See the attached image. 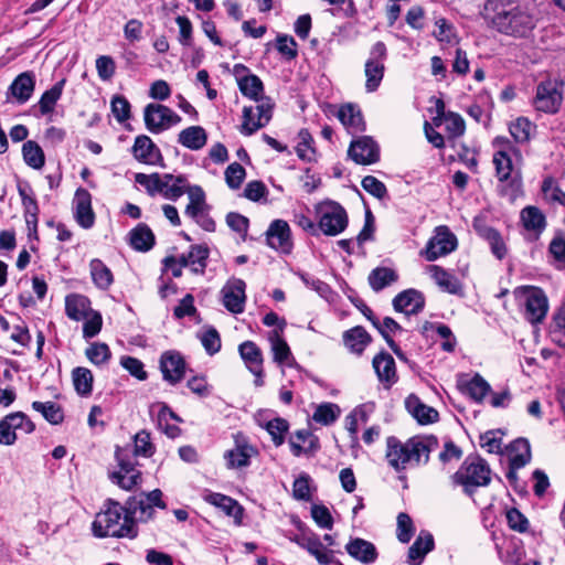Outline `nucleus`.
Listing matches in <instances>:
<instances>
[{"label":"nucleus","mask_w":565,"mask_h":565,"mask_svg":"<svg viewBox=\"0 0 565 565\" xmlns=\"http://www.w3.org/2000/svg\"><path fill=\"white\" fill-rule=\"evenodd\" d=\"M32 408L43 415V417L51 424H61L64 419V413L60 405L54 402H33Z\"/></svg>","instance_id":"de8ad7c7"},{"label":"nucleus","mask_w":565,"mask_h":565,"mask_svg":"<svg viewBox=\"0 0 565 565\" xmlns=\"http://www.w3.org/2000/svg\"><path fill=\"white\" fill-rule=\"evenodd\" d=\"M22 154L25 163L33 169H41L45 163L42 148L33 140L23 143Z\"/></svg>","instance_id":"a18cd8bd"},{"label":"nucleus","mask_w":565,"mask_h":565,"mask_svg":"<svg viewBox=\"0 0 565 565\" xmlns=\"http://www.w3.org/2000/svg\"><path fill=\"white\" fill-rule=\"evenodd\" d=\"M373 369L381 383L388 388L397 382L396 365L393 356L382 351L373 358Z\"/></svg>","instance_id":"412c9836"},{"label":"nucleus","mask_w":565,"mask_h":565,"mask_svg":"<svg viewBox=\"0 0 565 565\" xmlns=\"http://www.w3.org/2000/svg\"><path fill=\"white\" fill-rule=\"evenodd\" d=\"M521 221L529 231L542 232L545 228L546 221L543 213L535 206H526L521 212Z\"/></svg>","instance_id":"37998d69"},{"label":"nucleus","mask_w":565,"mask_h":565,"mask_svg":"<svg viewBox=\"0 0 565 565\" xmlns=\"http://www.w3.org/2000/svg\"><path fill=\"white\" fill-rule=\"evenodd\" d=\"M437 447V439L433 436L413 437L401 443L396 437L386 439V459L396 471L406 469L408 463H427L429 454Z\"/></svg>","instance_id":"7ed1b4c3"},{"label":"nucleus","mask_w":565,"mask_h":565,"mask_svg":"<svg viewBox=\"0 0 565 565\" xmlns=\"http://www.w3.org/2000/svg\"><path fill=\"white\" fill-rule=\"evenodd\" d=\"M565 83L561 78L548 77L535 87L532 99L533 108L546 115H555L561 110L564 102Z\"/></svg>","instance_id":"423d86ee"},{"label":"nucleus","mask_w":565,"mask_h":565,"mask_svg":"<svg viewBox=\"0 0 565 565\" xmlns=\"http://www.w3.org/2000/svg\"><path fill=\"white\" fill-rule=\"evenodd\" d=\"M531 460V448L526 439L519 438L510 445L511 467L522 468Z\"/></svg>","instance_id":"e433bc0d"},{"label":"nucleus","mask_w":565,"mask_h":565,"mask_svg":"<svg viewBox=\"0 0 565 565\" xmlns=\"http://www.w3.org/2000/svg\"><path fill=\"white\" fill-rule=\"evenodd\" d=\"M377 330L383 335L393 352L399 358L403 356L399 347L390 335L391 332L402 331V327L393 318L386 317L383 319L382 324H379Z\"/></svg>","instance_id":"4d7b16f0"},{"label":"nucleus","mask_w":565,"mask_h":565,"mask_svg":"<svg viewBox=\"0 0 565 565\" xmlns=\"http://www.w3.org/2000/svg\"><path fill=\"white\" fill-rule=\"evenodd\" d=\"M90 301L87 297L78 294H72L65 298V312L66 316L74 320L81 321L90 313Z\"/></svg>","instance_id":"bb28decb"},{"label":"nucleus","mask_w":565,"mask_h":565,"mask_svg":"<svg viewBox=\"0 0 565 565\" xmlns=\"http://www.w3.org/2000/svg\"><path fill=\"white\" fill-rule=\"evenodd\" d=\"M348 154L359 164H372L379 160L380 150L371 137L363 136L351 142Z\"/></svg>","instance_id":"2eb2a0df"},{"label":"nucleus","mask_w":565,"mask_h":565,"mask_svg":"<svg viewBox=\"0 0 565 565\" xmlns=\"http://www.w3.org/2000/svg\"><path fill=\"white\" fill-rule=\"evenodd\" d=\"M186 255L190 259L191 270L194 274H203L209 257V248L204 245H193Z\"/></svg>","instance_id":"603ef678"},{"label":"nucleus","mask_w":565,"mask_h":565,"mask_svg":"<svg viewBox=\"0 0 565 565\" xmlns=\"http://www.w3.org/2000/svg\"><path fill=\"white\" fill-rule=\"evenodd\" d=\"M92 532L95 537L136 539L138 527L131 520L126 508L119 502L108 499L104 508L95 515L92 523Z\"/></svg>","instance_id":"f03ea898"},{"label":"nucleus","mask_w":565,"mask_h":565,"mask_svg":"<svg viewBox=\"0 0 565 565\" xmlns=\"http://www.w3.org/2000/svg\"><path fill=\"white\" fill-rule=\"evenodd\" d=\"M371 340V335L362 327H354L343 333L345 347L358 355L363 353Z\"/></svg>","instance_id":"c756f323"},{"label":"nucleus","mask_w":565,"mask_h":565,"mask_svg":"<svg viewBox=\"0 0 565 565\" xmlns=\"http://www.w3.org/2000/svg\"><path fill=\"white\" fill-rule=\"evenodd\" d=\"M72 381L77 394L81 396L90 395L94 381L90 370L82 366L75 367L72 371Z\"/></svg>","instance_id":"79ce46f5"},{"label":"nucleus","mask_w":565,"mask_h":565,"mask_svg":"<svg viewBox=\"0 0 565 565\" xmlns=\"http://www.w3.org/2000/svg\"><path fill=\"white\" fill-rule=\"evenodd\" d=\"M424 306L425 298L423 294L416 289L404 290L393 299L394 309L407 316L417 315L423 310Z\"/></svg>","instance_id":"aec40b11"},{"label":"nucleus","mask_w":565,"mask_h":565,"mask_svg":"<svg viewBox=\"0 0 565 565\" xmlns=\"http://www.w3.org/2000/svg\"><path fill=\"white\" fill-rule=\"evenodd\" d=\"M245 282L242 279L233 278L222 288L223 305L233 312L241 313L245 302Z\"/></svg>","instance_id":"a211bd4d"},{"label":"nucleus","mask_w":565,"mask_h":565,"mask_svg":"<svg viewBox=\"0 0 565 565\" xmlns=\"http://www.w3.org/2000/svg\"><path fill=\"white\" fill-rule=\"evenodd\" d=\"M125 508L135 522L137 520L147 522L152 519L154 513V509L142 495L130 498Z\"/></svg>","instance_id":"72a5a7b5"},{"label":"nucleus","mask_w":565,"mask_h":565,"mask_svg":"<svg viewBox=\"0 0 565 565\" xmlns=\"http://www.w3.org/2000/svg\"><path fill=\"white\" fill-rule=\"evenodd\" d=\"M86 358L95 365L107 364L111 358L109 347L103 342H94L85 350Z\"/></svg>","instance_id":"864d4df0"},{"label":"nucleus","mask_w":565,"mask_h":565,"mask_svg":"<svg viewBox=\"0 0 565 565\" xmlns=\"http://www.w3.org/2000/svg\"><path fill=\"white\" fill-rule=\"evenodd\" d=\"M452 483L461 486L465 493L471 495L479 487H487L491 481V469L480 457H468L451 476Z\"/></svg>","instance_id":"39448f33"},{"label":"nucleus","mask_w":565,"mask_h":565,"mask_svg":"<svg viewBox=\"0 0 565 565\" xmlns=\"http://www.w3.org/2000/svg\"><path fill=\"white\" fill-rule=\"evenodd\" d=\"M428 271L435 282L444 290L452 295H458L462 290L461 282L457 277L446 271L437 265H430Z\"/></svg>","instance_id":"c85d7f7f"},{"label":"nucleus","mask_w":565,"mask_h":565,"mask_svg":"<svg viewBox=\"0 0 565 565\" xmlns=\"http://www.w3.org/2000/svg\"><path fill=\"white\" fill-rule=\"evenodd\" d=\"M483 17L499 33L513 38H527L536 25L529 8L515 0H487Z\"/></svg>","instance_id":"f257e3e1"},{"label":"nucleus","mask_w":565,"mask_h":565,"mask_svg":"<svg viewBox=\"0 0 565 565\" xmlns=\"http://www.w3.org/2000/svg\"><path fill=\"white\" fill-rule=\"evenodd\" d=\"M434 547V539L429 533L422 532L408 550V563L419 565L427 553Z\"/></svg>","instance_id":"473e14b6"},{"label":"nucleus","mask_w":565,"mask_h":565,"mask_svg":"<svg viewBox=\"0 0 565 565\" xmlns=\"http://www.w3.org/2000/svg\"><path fill=\"white\" fill-rule=\"evenodd\" d=\"M73 204L77 223L84 228H90L95 221V214L92 209L90 193L85 189H77Z\"/></svg>","instance_id":"6ab92c4d"},{"label":"nucleus","mask_w":565,"mask_h":565,"mask_svg":"<svg viewBox=\"0 0 565 565\" xmlns=\"http://www.w3.org/2000/svg\"><path fill=\"white\" fill-rule=\"evenodd\" d=\"M533 124L525 117H519L509 126V131L519 143H525L531 139Z\"/></svg>","instance_id":"3c124183"},{"label":"nucleus","mask_w":565,"mask_h":565,"mask_svg":"<svg viewBox=\"0 0 565 565\" xmlns=\"http://www.w3.org/2000/svg\"><path fill=\"white\" fill-rule=\"evenodd\" d=\"M295 542L307 550L316 559L323 565L334 562L333 552L326 548L317 535H301Z\"/></svg>","instance_id":"5701e85b"},{"label":"nucleus","mask_w":565,"mask_h":565,"mask_svg":"<svg viewBox=\"0 0 565 565\" xmlns=\"http://www.w3.org/2000/svg\"><path fill=\"white\" fill-rule=\"evenodd\" d=\"M310 481L311 478L307 473H301L292 484V494L294 498L301 501H309L311 499L310 494Z\"/></svg>","instance_id":"69168bd1"},{"label":"nucleus","mask_w":565,"mask_h":565,"mask_svg":"<svg viewBox=\"0 0 565 565\" xmlns=\"http://www.w3.org/2000/svg\"><path fill=\"white\" fill-rule=\"evenodd\" d=\"M269 341L271 344V351L274 353V360L279 364H285L291 356V352L287 342L281 338L278 330H273L269 333Z\"/></svg>","instance_id":"09e8293b"},{"label":"nucleus","mask_w":565,"mask_h":565,"mask_svg":"<svg viewBox=\"0 0 565 565\" xmlns=\"http://www.w3.org/2000/svg\"><path fill=\"white\" fill-rule=\"evenodd\" d=\"M186 178L172 173H136L135 181L142 185L151 196L160 194L166 200L177 201L185 194Z\"/></svg>","instance_id":"20e7f679"},{"label":"nucleus","mask_w":565,"mask_h":565,"mask_svg":"<svg viewBox=\"0 0 565 565\" xmlns=\"http://www.w3.org/2000/svg\"><path fill=\"white\" fill-rule=\"evenodd\" d=\"M35 88V76L32 72H23L19 74L11 83L8 96L11 95L17 103H26Z\"/></svg>","instance_id":"4be33fe9"},{"label":"nucleus","mask_w":565,"mask_h":565,"mask_svg":"<svg viewBox=\"0 0 565 565\" xmlns=\"http://www.w3.org/2000/svg\"><path fill=\"white\" fill-rule=\"evenodd\" d=\"M480 446L490 454L502 452V433L500 430H488L480 436Z\"/></svg>","instance_id":"052dcab7"},{"label":"nucleus","mask_w":565,"mask_h":565,"mask_svg":"<svg viewBox=\"0 0 565 565\" xmlns=\"http://www.w3.org/2000/svg\"><path fill=\"white\" fill-rule=\"evenodd\" d=\"M384 63L381 61L367 60L364 67V73L366 77L365 88L367 92L372 93L377 89L380 86L383 76H384Z\"/></svg>","instance_id":"a19ab883"},{"label":"nucleus","mask_w":565,"mask_h":565,"mask_svg":"<svg viewBox=\"0 0 565 565\" xmlns=\"http://www.w3.org/2000/svg\"><path fill=\"white\" fill-rule=\"evenodd\" d=\"M407 412L420 424L427 425L438 419V412L424 404L416 395H409L405 399Z\"/></svg>","instance_id":"b1692460"},{"label":"nucleus","mask_w":565,"mask_h":565,"mask_svg":"<svg viewBox=\"0 0 565 565\" xmlns=\"http://www.w3.org/2000/svg\"><path fill=\"white\" fill-rule=\"evenodd\" d=\"M338 118L352 134L364 130L362 114L360 109L352 104L342 106L338 111Z\"/></svg>","instance_id":"2f4dec72"},{"label":"nucleus","mask_w":565,"mask_h":565,"mask_svg":"<svg viewBox=\"0 0 565 565\" xmlns=\"http://www.w3.org/2000/svg\"><path fill=\"white\" fill-rule=\"evenodd\" d=\"M457 247V238L445 225L435 230V235L428 241L426 248L422 254L426 260L433 262L441 256L454 252Z\"/></svg>","instance_id":"9b49d317"},{"label":"nucleus","mask_w":565,"mask_h":565,"mask_svg":"<svg viewBox=\"0 0 565 565\" xmlns=\"http://www.w3.org/2000/svg\"><path fill=\"white\" fill-rule=\"evenodd\" d=\"M444 121L446 124V131L450 137L455 138L463 135L466 126L460 115L449 111L445 115Z\"/></svg>","instance_id":"774afa93"},{"label":"nucleus","mask_w":565,"mask_h":565,"mask_svg":"<svg viewBox=\"0 0 565 565\" xmlns=\"http://www.w3.org/2000/svg\"><path fill=\"white\" fill-rule=\"evenodd\" d=\"M414 534V525L407 513L401 512L397 515V539L402 543H408Z\"/></svg>","instance_id":"338daca9"},{"label":"nucleus","mask_w":565,"mask_h":565,"mask_svg":"<svg viewBox=\"0 0 565 565\" xmlns=\"http://www.w3.org/2000/svg\"><path fill=\"white\" fill-rule=\"evenodd\" d=\"M397 279V273L388 267H376L369 274L367 277L369 284L375 292H379L391 286L392 284L396 282Z\"/></svg>","instance_id":"f704fd0d"},{"label":"nucleus","mask_w":565,"mask_h":565,"mask_svg":"<svg viewBox=\"0 0 565 565\" xmlns=\"http://www.w3.org/2000/svg\"><path fill=\"white\" fill-rule=\"evenodd\" d=\"M478 232L480 236L489 243L493 255L498 259H502L507 254V247L500 233L497 230L488 226L478 228Z\"/></svg>","instance_id":"c03bdc74"},{"label":"nucleus","mask_w":565,"mask_h":565,"mask_svg":"<svg viewBox=\"0 0 565 565\" xmlns=\"http://www.w3.org/2000/svg\"><path fill=\"white\" fill-rule=\"evenodd\" d=\"M319 228L323 234L335 236L342 233L348 225L345 210L337 202L327 201L317 206Z\"/></svg>","instance_id":"6e6552de"},{"label":"nucleus","mask_w":565,"mask_h":565,"mask_svg":"<svg viewBox=\"0 0 565 565\" xmlns=\"http://www.w3.org/2000/svg\"><path fill=\"white\" fill-rule=\"evenodd\" d=\"M132 154L139 162L150 166H163V158L160 149L150 137L140 135L136 137L132 146Z\"/></svg>","instance_id":"dca6fc26"},{"label":"nucleus","mask_w":565,"mask_h":565,"mask_svg":"<svg viewBox=\"0 0 565 565\" xmlns=\"http://www.w3.org/2000/svg\"><path fill=\"white\" fill-rule=\"evenodd\" d=\"M130 244L137 250L147 252L154 244V235L147 225L139 224L130 232Z\"/></svg>","instance_id":"58836bf2"},{"label":"nucleus","mask_w":565,"mask_h":565,"mask_svg":"<svg viewBox=\"0 0 565 565\" xmlns=\"http://www.w3.org/2000/svg\"><path fill=\"white\" fill-rule=\"evenodd\" d=\"M238 87L241 93L254 99L257 103H260V98H266L264 94V85L260 78L257 75L248 74L243 77H239Z\"/></svg>","instance_id":"c9c22d12"},{"label":"nucleus","mask_w":565,"mask_h":565,"mask_svg":"<svg viewBox=\"0 0 565 565\" xmlns=\"http://www.w3.org/2000/svg\"><path fill=\"white\" fill-rule=\"evenodd\" d=\"M492 161L495 168V175L499 179V181H507L511 177L513 171L511 156L502 151H495Z\"/></svg>","instance_id":"5fc2aeb1"},{"label":"nucleus","mask_w":565,"mask_h":565,"mask_svg":"<svg viewBox=\"0 0 565 565\" xmlns=\"http://www.w3.org/2000/svg\"><path fill=\"white\" fill-rule=\"evenodd\" d=\"M31 434L35 426L22 412L11 413L0 420V445L10 446L17 440V430Z\"/></svg>","instance_id":"f8f14e48"},{"label":"nucleus","mask_w":565,"mask_h":565,"mask_svg":"<svg viewBox=\"0 0 565 565\" xmlns=\"http://www.w3.org/2000/svg\"><path fill=\"white\" fill-rule=\"evenodd\" d=\"M550 337L554 343L565 348V303L553 316Z\"/></svg>","instance_id":"49530a36"},{"label":"nucleus","mask_w":565,"mask_h":565,"mask_svg":"<svg viewBox=\"0 0 565 565\" xmlns=\"http://www.w3.org/2000/svg\"><path fill=\"white\" fill-rule=\"evenodd\" d=\"M274 103L270 98H260V103L254 107H244L241 132L250 136L266 126L273 116Z\"/></svg>","instance_id":"9d476101"},{"label":"nucleus","mask_w":565,"mask_h":565,"mask_svg":"<svg viewBox=\"0 0 565 565\" xmlns=\"http://www.w3.org/2000/svg\"><path fill=\"white\" fill-rule=\"evenodd\" d=\"M266 239L269 247L284 254L292 249L291 231L284 220H275L266 231Z\"/></svg>","instance_id":"4468645a"},{"label":"nucleus","mask_w":565,"mask_h":565,"mask_svg":"<svg viewBox=\"0 0 565 565\" xmlns=\"http://www.w3.org/2000/svg\"><path fill=\"white\" fill-rule=\"evenodd\" d=\"M288 422L284 418H274L266 425V430L271 436L275 446H280L285 441V434L288 431Z\"/></svg>","instance_id":"680f3d73"},{"label":"nucleus","mask_w":565,"mask_h":565,"mask_svg":"<svg viewBox=\"0 0 565 565\" xmlns=\"http://www.w3.org/2000/svg\"><path fill=\"white\" fill-rule=\"evenodd\" d=\"M341 409L337 404L322 403L316 407L312 419L321 425H331L340 416Z\"/></svg>","instance_id":"8fccbe9b"},{"label":"nucleus","mask_w":565,"mask_h":565,"mask_svg":"<svg viewBox=\"0 0 565 565\" xmlns=\"http://www.w3.org/2000/svg\"><path fill=\"white\" fill-rule=\"evenodd\" d=\"M542 193L546 201L565 206V192L561 190L554 178L546 177L543 180Z\"/></svg>","instance_id":"13d9d810"},{"label":"nucleus","mask_w":565,"mask_h":565,"mask_svg":"<svg viewBox=\"0 0 565 565\" xmlns=\"http://www.w3.org/2000/svg\"><path fill=\"white\" fill-rule=\"evenodd\" d=\"M225 181L228 188L238 189L246 175L245 169L237 162L231 163L225 170Z\"/></svg>","instance_id":"0e129e2a"},{"label":"nucleus","mask_w":565,"mask_h":565,"mask_svg":"<svg viewBox=\"0 0 565 565\" xmlns=\"http://www.w3.org/2000/svg\"><path fill=\"white\" fill-rule=\"evenodd\" d=\"M65 78L55 83L50 89L45 90L40 100L39 108L42 115H47L53 113L57 100L61 98L63 88L65 86Z\"/></svg>","instance_id":"4c0bfd02"},{"label":"nucleus","mask_w":565,"mask_h":565,"mask_svg":"<svg viewBox=\"0 0 565 565\" xmlns=\"http://www.w3.org/2000/svg\"><path fill=\"white\" fill-rule=\"evenodd\" d=\"M345 550L350 556L360 561L363 564H371L377 558V552L373 543L363 539L351 540Z\"/></svg>","instance_id":"a878e982"},{"label":"nucleus","mask_w":565,"mask_h":565,"mask_svg":"<svg viewBox=\"0 0 565 565\" xmlns=\"http://www.w3.org/2000/svg\"><path fill=\"white\" fill-rule=\"evenodd\" d=\"M206 141L207 134L201 126L188 127L181 130L178 135V142L194 151L202 149L206 145Z\"/></svg>","instance_id":"cd10ccee"},{"label":"nucleus","mask_w":565,"mask_h":565,"mask_svg":"<svg viewBox=\"0 0 565 565\" xmlns=\"http://www.w3.org/2000/svg\"><path fill=\"white\" fill-rule=\"evenodd\" d=\"M313 142V138L307 129H301L298 134V145L296 148V152L298 157L302 160L311 161L315 157V149L311 143Z\"/></svg>","instance_id":"bf43d9fd"},{"label":"nucleus","mask_w":565,"mask_h":565,"mask_svg":"<svg viewBox=\"0 0 565 565\" xmlns=\"http://www.w3.org/2000/svg\"><path fill=\"white\" fill-rule=\"evenodd\" d=\"M147 129L152 134L161 132L181 121V117L171 108L161 104H148L143 109Z\"/></svg>","instance_id":"1a4fd4ad"},{"label":"nucleus","mask_w":565,"mask_h":565,"mask_svg":"<svg viewBox=\"0 0 565 565\" xmlns=\"http://www.w3.org/2000/svg\"><path fill=\"white\" fill-rule=\"evenodd\" d=\"M523 306V315L532 324L541 323L548 311V300L545 292L537 287L526 286L514 290Z\"/></svg>","instance_id":"0eeeda50"},{"label":"nucleus","mask_w":565,"mask_h":565,"mask_svg":"<svg viewBox=\"0 0 565 565\" xmlns=\"http://www.w3.org/2000/svg\"><path fill=\"white\" fill-rule=\"evenodd\" d=\"M89 269L92 279L96 287L103 290L108 289L114 280L110 269L97 258L90 262Z\"/></svg>","instance_id":"ea45409f"},{"label":"nucleus","mask_w":565,"mask_h":565,"mask_svg":"<svg viewBox=\"0 0 565 565\" xmlns=\"http://www.w3.org/2000/svg\"><path fill=\"white\" fill-rule=\"evenodd\" d=\"M111 113L118 122H125L130 118V103L121 95H115L110 102Z\"/></svg>","instance_id":"e2e57ef3"},{"label":"nucleus","mask_w":565,"mask_h":565,"mask_svg":"<svg viewBox=\"0 0 565 565\" xmlns=\"http://www.w3.org/2000/svg\"><path fill=\"white\" fill-rule=\"evenodd\" d=\"M204 500L224 511L228 516H232L237 525L242 523L243 508L238 502L227 495L216 492H209L204 495Z\"/></svg>","instance_id":"393cba45"},{"label":"nucleus","mask_w":565,"mask_h":565,"mask_svg":"<svg viewBox=\"0 0 565 565\" xmlns=\"http://www.w3.org/2000/svg\"><path fill=\"white\" fill-rule=\"evenodd\" d=\"M241 358L254 375H259L263 365V355L259 348L252 341L243 342L238 348Z\"/></svg>","instance_id":"7c9ffc66"},{"label":"nucleus","mask_w":565,"mask_h":565,"mask_svg":"<svg viewBox=\"0 0 565 565\" xmlns=\"http://www.w3.org/2000/svg\"><path fill=\"white\" fill-rule=\"evenodd\" d=\"M159 363L163 380L171 385H175L184 377L186 364L180 352L174 350L163 352Z\"/></svg>","instance_id":"ddd939ff"},{"label":"nucleus","mask_w":565,"mask_h":565,"mask_svg":"<svg viewBox=\"0 0 565 565\" xmlns=\"http://www.w3.org/2000/svg\"><path fill=\"white\" fill-rule=\"evenodd\" d=\"M490 391V384L479 374H476L466 384V393L478 403H480Z\"/></svg>","instance_id":"6e6d98bb"},{"label":"nucleus","mask_w":565,"mask_h":565,"mask_svg":"<svg viewBox=\"0 0 565 565\" xmlns=\"http://www.w3.org/2000/svg\"><path fill=\"white\" fill-rule=\"evenodd\" d=\"M258 454L257 449L248 444L244 437L236 436L235 447L224 454L226 466L230 469L243 468L249 465L252 457Z\"/></svg>","instance_id":"f3484780"}]
</instances>
